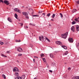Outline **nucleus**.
Masks as SVG:
<instances>
[{
	"mask_svg": "<svg viewBox=\"0 0 79 79\" xmlns=\"http://www.w3.org/2000/svg\"><path fill=\"white\" fill-rule=\"evenodd\" d=\"M50 16V13H48L47 15V16Z\"/></svg>",
	"mask_w": 79,
	"mask_h": 79,
	"instance_id": "2f4dec72",
	"label": "nucleus"
},
{
	"mask_svg": "<svg viewBox=\"0 0 79 79\" xmlns=\"http://www.w3.org/2000/svg\"><path fill=\"white\" fill-rule=\"evenodd\" d=\"M41 39L42 40H44V41H45V40H46V38L45 39L44 38V36H42V38Z\"/></svg>",
	"mask_w": 79,
	"mask_h": 79,
	"instance_id": "a211bd4d",
	"label": "nucleus"
},
{
	"mask_svg": "<svg viewBox=\"0 0 79 79\" xmlns=\"http://www.w3.org/2000/svg\"><path fill=\"white\" fill-rule=\"evenodd\" d=\"M46 40H48L49 42H50V40L48 39V38L47 37H45Z\"/></svg>",
	"mask_w": 79,
	"mask_h": 79,
	"instance_id": "a878e982",
	"label": "nucleus"
},
{
	"mask_svg": "<svg viewBox=\"0 0 79 79\" xmlns=\"http://www.w3.org/2000/svg\"><path fill=\"white\" fill-rule=\"evenodd\" d=\"M20 24L21 25V26H23V23H20Z\"/></svg>",
	"mask_w": 79,
	"mask_h": 79,
	"instance_id": "c9c22d12",
	"label": "nucleus"
},
{
	"mask_svg": "<svg viewBox=\"0 0 79 79\" xmlns=\"http://www.w3.org/2000/svg\"><path fill=\"white\" fill-rule=\"evenodd\" d=\"M14 10L15 11H17V12H18V13H21V11H20L19 9L18 8L14 9Z\"/></svg>",
	"mask_w": 79,
	"mask_h": 79,
	"instance_id": "39448f33",
	"label": "nucleus"
},
{
	"mask_svg": "<svg viewBox=\"0 0 79 79\" xmlns=\"http://www.w3.org/2000/svg\"><path fill=\"white\" fill-rule=\"evenodd\" d=\"M51 21H54V20L53 19H51Z\"/></svg>",
	"mask_w": 79,
	"mask_h": 79,
	"instance_id": "a18cd8bd",
	"label": "nucleus"
},
{
	"mask_svg": "<svg viewBox=\"0 0 79 79\" xmlns=\"http://www.w3.org/2000/svg\"><path fill=\"white\" fill-rule=\"evenodd\" d=\"M1 56H4V57H5L6 58L7 57L6 56H5V55H3V54H1Z\"/></svg>",
	"mask_w": 79,
	"mask_h": 79,
	"instance_id": "5701e85b",
	"label": "nucleus"
},
{
	"mask_svg": "<svg viewBox=\"0 0 79 79\" xmlns=\"http://www.w3.org/2000/svg\"><path fill=\"white\" fill-rule=\"evenodd\" d=\"M68 32H67L64 34H62L61 35V36L64 39H66L67 37V36H68Z\"/></svg>",
	"mask_w": 79,
	"mask_h": 79,
	"instance_id": "f257e3e1",
	"label": "nucleus"
},
{
	"mask_svg": "<svg viewBox=\"0 0 79 79\" xmlns=\"http://www.w3.org/2000/svg\"><path fill=\"white\" fill-rule=\"evenodd\" d=\"M71 30L73 32H74L75 31V28H74V26H73L71 28Z\"/></svg>",
	"mask_w": 79,
	"mask_h": 79,
	"instance_id": "0eeeda50",
	"label": "nucleus"
},
{
	"mask_svg": "<svg viewBox=\"0 0 79 79\" xmlns=\"http://www.w3.org/2000/svg\"><path fill=\"white\" fill-rule=\"evenodd\" d=\"M4 2L5 4H6L7 5H8L10 4V2H9L8 1L5 0L4 1Z\"/></svg>",
	"mask_w": 79,
	"mask_h": 79,
	"instance_id": "20e7f679",
	"label": "nucleus"
},
{
	"mask_svg": "<svg viewBox=\"0 0 79 79\" xmlns=\"http://www.w3.org/2000/svg\"><path fill=\"white\" fill-rule=\"evenodd\" d=\"M76 24V22H75V21H73L72 22V24Z\"/></svg>",
	"mask_w": 79,
	"mask_h": 79,
	"instance_id": "4be33fe9",
	"label": "nucleus"
},
{
	"mask_svg": "<svg viewBox=\"0 0 79 79\" xmlns=\"http://www.w3.org/2000/svg\"><path fill=\"white\" fill-rule=\"evenodd\" d=\"M8 20L9 21V22L11 23V18L8 17Z\"/></svg>",
	"mask_w": 79,
	"mask_h": 79,
	"instance_id": "f3484780",
	"label": "nucleus"
},
{
	"mask_svg": "<svg viewBox=\"0 0 79 79\" xmlns=\"http://www.w3.org/2000/svg\"><path fill=\"white\" fill-rule=\"evenodd\" d=\"M42 15H44V16H45V13H43L42 14Z\"/></svg>",
	"mask_w": 79,
	"mask_h": 79,
	"instance_id": "8fccbe9b",
	"label": "nucleus"
},
{
	"mask_svg": "<svg viewBox=\"0 0 79 79\" xmlns=\"http://www.w3.org/2000/svg\"><path fill=\"white\" fill-rule=\"evenodd\" d=\"M66 76H66V77H66Z\"/></svg>",
	"mask_w": 79,
	"mask_h": 79,
	"instance_id": "13d9d810",
	"label": "nucleus"
},
{
	"mask_svg": "<svg viewBox=\"0 0 79 79\" xmlns=\"http://www.w3.org/2000/svg\"><path fill=\"white\" fill-rule=\"evenodd\" d=\"M42 38V37H39V39L40 40V41H41V38Z\"/></svg>",
	"mask_w": 79,
	"mask_h": 79,
	"instance_id": "a19ab883",
	"label": "nucleus"
},
{
	"mask_svg": "<svg viewBox=\"0 0 79 79\" xmlns=\"http://www.w3.org/2000/svg\"><path fill=\"white\" fill-rule=\"evenodd\" d=\"M38 13H42V11H39Z\"/></svg>",
	"mask_w": 79,
	"mask_h": 79,
	"instance_id": "4c0bfd02",
	"label": "nucleus"
},
{
	"mask_svg": "<svg viewBox=\"0 0 79 79\" xmlns=\"http://www.w3.org/2000/svg\"><path fill=\"white\" fill-rule=\"evenodd\" d=\"M1 2L2 3H3V0H0V3H1Z\"/></svg>",
	"mask_w": 79,
	"mask_h": 79,
	"instance_id": "473e14b6",
	"label": "nucleus"
},
{
	"mask_svg": "<svg viewBox=\"0 0 79 79\" xmlns=\"http://www.w3.org/2000/svg\"><path fill=\"white\" fill-rule=\"evenodd\" d=\"M30 25H31L32 26H35V24H32V23H30Z\"/></svg>",
	"mask_w": 79,
	"mask_h": 79,
	"instance_id": "58836bf2",
	"label": "nucleus"
},
{
	"mask_svg": "<svg viewBox=\"0 0 79 79\" xmlns=\"http://www.w3.org/2000/svg\"><path fill=\"white\" fill-rule=\"evenodd\" d=\"M76 46L77 48H79V42L78 44L76 45Z\"/></svg>",
	"mask_w": 79,
	"mask_h": 79,
	"instance_id": "393cba45",
	"label": "nucleus"
},
{
	"mask_svg": "<svg viewBox=\"0 0 79 79\" xmlns=\"http://www.w3.org/2000/svg\"><path fill=\"white\" fill-rule=\"evenodd\" d=\"M50 26H51V25H49Z\"/></svg>",
	"mask_w": 79,
	"mask_h": 79,
	"instance_id": "4d7b16f0",
	"label": "nucleus"
},
{
	"mask_svg": "<svg viewBox=\"0 0 79 79\" xmlns=\"http://www.w3.org/2000/svg\"><path fill=\"white\" fill-rule=\"evenodd\" d=\"M55 16V14H53L52 15V18H54Z\"/></svg>",
	"mask_w": 79,
	"mask_h": 79,
	"instance_id": "7c9ffc66",
	"label": "nucleus"
},
{
	"mask_svg": "<svg viewBox=\"0 0 79 79\" xmlns=\"http://www.w3.org/2000/svg\"><path fill=\"white\" fill-rule=\"evenodd\" d=\"M61 47L62 48H64V49H65V50L67 49V47L65 46H62Z\"/></svg>",
	"mask_w": 79,
	"mask_h": 79,
	"instance_id": "dca6fc26",
	"label": "nucleus"
},
{
	"mask_svg": "<svg viewBox=\"0 0 79 79\" xmlns=\"http://www.w3.org/2000/svg\"><path fill=\"white\" fill-rule=\"evenodd\" d=\"M15 17L16 18V19H18V15H17V14H15Z\"/></svg>",
	"mask_w": 79,
	"mask_h": 79,
	"instance_id": "412c9836",
	"label": "nucleus"
},
{
	"mask_svg": "<svg viewBox=\"0 0 79 79\" xmlns=\"http://www.w3.org/2000/svg\"><path fill=\"white\" fill-rule=\"evenodd\" d=\"M15 76H18L19 75V73L18 72H16L15 73Z\"/></svg>",
	"mask_w": 79,
	"mask_h": 79,
	"instance_id": "aec40b11",
	"label": "nucleus"
},
{
	"mask_svg": "<svg viewBox=\"0 0 79 79\" xmlns=\"http://www.w3.org/2000/svg\"><path fill=\"white\" fill-rule=\"evenodd\" d=\"M76 30L77 31H79V25H77L76 26Z\"/></svg>",
	"mask_w": 79,
	"mask_h": 79,
	"instance_id": "ddd939ff",
	"label": "nucleus"
},
{
	"mask_svg": "<svg viewBox=\"0 0 79 79\" xmlns=\"http://www.w3.org/2000/svg\"><path fill=\"white\" fill-rule=\"evenodd\" d=\"M35 59H33V62H35Z\"/></svg>",
	"mask_w": 79,
	"mask_h": 79,
	"instance_id": "3c124183",
	"label": "nucleus"
},
{
	"mask_svg": "<svg viewBox=\"0 0 79 79\" xmlns=\"http://www.w3.org/2000/svg\"><path fill=\"white\" fill-rule=\"evenodd\" d=\"M2 76L4 78V79H6V77L5 76V75L4 74L2 75Z\"/></svg>",
	"mask_w": 79,
	"mask_h": 79,
	"instance_id": "cd10ccee",
	"label": "nucleus"
},
{
	"mask_svg": "<svg viewBox=\"0 0 79 79\" xmlns=\"http://www.w3.org/2000/svg\"><path fill=\"white\" fill-rule=\"evenodd\" d=\"M17 50L18 51V52H21V51H22L23 50L22 49V48H18V49H17Z\"/></svg>",
	"mask_w": 79,
	"mask_h": 79,
	"instance_id": "9b49d317",
	"label": "nucleus"
},
{
	"mask_svg": "<svg viewBox=\"0 0 79 79\" xmlns=\"http://www.w3.org/2000/svg\"><path fill=\"white\" fill-rule=\"evenodd\" d=\"M0 44H1V45H3V42H0Z\"/></svg>",
	"mask_w": 79,
	"mask_h": 79,
	"instance_id": "f704fd0d",
	"label": "nucleus"
},
{
	"mask_svg": "<svg viewBox=\"0 0 79 79\" xmlns=\"http://www.w3.org/2000/svg\"><path fill=\"white\" fill-rule=\"evenodd\" d=\"M15 41L16 42H21V40H16Z\"/></svg>",
	"mask_w": 79,
	"mask_h": 79,
	"instance_id": "c85d7f7f",
	"label": "nucleus"
},
{
	"mask_svg": "<svg viewBox=\"0 0 79 79\" xmlns=\"http://www.w3.org/2000/svg\"><path fill=\"white\" fill-rule=\"evenodd\" d=\"M32 34H33V33H32Z\"/></svg>",
	"mask_w": 79,
	"mask_h": 79,
	"instance_id": "bf43d9fd",
	"label": "nucleus"
},
{
	"mask_svg": "<svg viewBox=\"0 0 79 79\" xmlns=\"http://www.w3.org/2000/svg\"><path fill=\"white\" fill-rule=\"evenodd\" d=\"M34 12L33 11V12L32 13V14H34Z\"/></svg>",
	"mask_w": 79,
	"mask_h": 79,
	"instance_id": "603ef678",
	"label": "nucleus"
},
{
	"mask_svg": "<svg viewBox=\"0 0 79 79\" xmlns=\"http://www.w3.org/2000/svg\"><path fill=\"white\" fill-rule=\"evenodd\" d=\"M35 58H38V57L37 56H35Z\"/></svg>",
	"mask_w": 79,
	"mask_h": 79,
	"instance_id": "864d4df0",
	"label": "nucleus"
},
{
	"mask_svg": "<svg viewBox=\"0 0 79 79\" xmlns=\"http://www.w3.org/2000/svg\"><path fill=\"white\" fill-rule=\"evenodd\" d=\"M77 4L79 5V0L77 1Z\"/></svg>",
	"mask_w": 79,
	"mask_h": 79,
	"instance_id": "72a5a7b5",
	"label": "nucleus"
},
{
	"mask_svg": "<svg viewBox=\"0 0 79 79\" xmlns=\"http://www.w3.org/2000/svg\"><path fill=\"white\" fill-rule=\"evenodd\" d=\"M50 56L51 58H55V56H54V55H53V54L52 53L50 54Z\"/></svg>",
	"mask_w": 79,
	"mask_h": 79,
	"instance_id": "f8f14e48",
	"label": "nucleus"
},
{
	"mask_svg": "<svg viewBox=\"0 0 79 79\" xmlns=\"http://www.w3.org/2000/svg\"><path fill=\"white\" fill-rule=\"evenodd\" d=\"M60 16L61 18H62V19H63V14H62L61 13H60Z\"/></svg>",
	"mask_w": 79,
	"mask_h": 79,
	"instance_id": "6ab92c4d",
	"label": "nucleus"
},
{
	"mask_svg": "<svg viewBox=\"0 0 79 79\" xmlns=\"http://www.w3.org/2000/svg\"><path fill=\"white\" fill-rule=\"evenodd\" d=\"M56 43L58 45H61L62 44V43L60 41H57L56 42Z\"/></svg>",
	"mask_w": 79,
	"mask_h": 79,
	"instance_id": "423d86ee",
	"label": "nucleus"
},
{
	"mask_svg": "<svg viewBox=\"0 0 79 79\" xmlns=\"http://www.w3.org/2000/svg\"><path fill=\"white\" fill-rule=\"evenodd\" d=\"M72 79H79V76L73 77L72 78Z\"/></svg>",
	"mask_w": 79,
	"mask_h": 79,
	"instance_id": "9d476101",
	"label": "nucleus"
},
{
	"mask_svg": "<svg viewBox=\"0 0 79 79\" xmlns=\"http://www.w3.org/2000/svg\"><path fill=\"white\" fill-rule=\"evenodd\" d=\"M31 46H30V47H33V45L32 44H31Z\"/></svg>",
	"mask_w": 79,
	"mask_h": 79,
	"instance_id": "5fc2aeb1",
	"label": "nucleus"
},
{
	"mask_svg": "<svg viewBox=\"0 0 79 79\" xmlns=\"http://www.w3.org/2000/svg\"><path fill=\"white\" fill-rule=\"evenodd\" d=\"M40 56H41V57H44V56H45V55L43 53H42L40 55Z\"/></svg>",
	"mask_w": 79,
	"mask_h": 79,
	"instance_id": "bb28decb",
	"label": "nucleus"
},
{
	"mask_svg": "<svg viewBox=\"0 0 79 79\" xmlns=\"http://www.w3.org/2000/svg\"><path fill=\"white\" fill-rule=\"evenodd\" d=\"M68 40L69 41L70 43H73V38H69Z\"/></svg>",
	"mask_w": 79,
	"mask_h": 79,
	"instance_id": "7ed1b4c3",
	"label": "nucleus"
},
{
	"mask_svg": "<svg viewBox=\"0 0 79 79\" xmlns=\"http://www.w3.org/2000/svg\"><path fill=\"white\" fill-rule=\"evenodd\" d=\"M43 61H45V58H44L43 59Z\"/></svg>",
	"mask_w": 79,
	"mask_h": 79,
	"instance_id": "ea45409f",
	"label": "nucleus"
},
{
	"mask_svg": "<svg viewBox=\"0 0 79 79\" xmlns=\"http://www.w3.org/2000/svg\"><path fill=\"white\" fill-rule=\"evenodd\" d=\"M34 79H38L36 78V77H35Z\"/></svg>",
	"mask_w": 79,
	"mask_h": 79,
	"instance_id": "6e6d98bb",
	"label": "nucleus"
},
{
	"mask_svg": "<svg viewBox=\"0 0 79 79\" xmlns=\"http://www.w3.org/2000/svg\"><path fill=\"white\" fill-rule=\"evenodd\" d=\"M7 53H10V51H8L7 52Z\"/></svg>",
	"mask_w": 79,
	"mask_h": 79,
	"instance_id": "49530a36",
	"label": "nucleus"
},
{
	"mask_svg": "<svg viewBox=\"0 0 79 79\" xmlns=\"http://www.w3.org/2000/svg\"><path fill=\"white\" fill-rule=\"evenodd\" d=\"M18 56H22V54H19L18 55Z\"/></svg>",
	"mask_w": 79,
	"mask_h": 79,
	"instance_id": "e433bc0d",
	"label": "nucleus"
},
{
	"mask_svg": "<svg viewBox=\"0 0 79 79\" xmlns=\"http://www.w3.org/2000/svg\"><path fill=\"white\" fill-rule=\"evenodd\" d=\"M68 70H69V71H70V70H71V68L70 67H69L68 68Z\"/></svg>",
	"mask_w": 79,
	"mask_h": 79,
	"instance_id": "79ce46f5",
	"label": "nucleus"
},
{
	"mask_svg": "<svg viewBox=\"0 0 79 79\" xmlns=\"http://www.w3.org/2000/svg\"><path fill=\"white\" fill-rule=\"evenodd\" d=\"M22 14L25 16H28V14L26 12H23Z\"/></svg>",
	"mask_w": 79,
	"mask_h": 79,
	"instance_id": "6e6552de",
	"label": "nucleus"
},
{
	"mask_svg": "<svg viewBox=\"0 0 79 79\" xmlns=\"http://www.w3.org/2000/svg\"><path fill=\"white\" fill-rule=\"evenodd\" d=\"M77 11V10H76V9H73L72 11V13H75V12H76V11Z\"/></svg>",
	"mask_w": 79,
	"mask_h": 79,
	"instance_id": "4468645a",
	"label": "nucleus"
},
{
	"mask_svg": "<svg viewBox=\"0 0 79 79\" xmlns=\"http://www.w3.org/2000/svg\"><path fill=\"white\" fill-rule=\"evenodd\" d=\"M56 52H54V55H56Z\"/></svg>",
	"mask_w": 79,
	"mask_h": 79,
	"instance_id": "c03bdc74",
	"label": "nucleus"
},
{
	"mask_svg": "<svg viewBox=\"0 0 79 79\" xmlns=\"http://www.w3.org/2000/svg\"><path fill=\"white\" fill-rule=\"evenodd\" d=\"M68 54V51H67L64 53L63 55H67Z\"/></svg>",
	"mask_w": 79,
	"mask_h": 79,
	"instance_id": "2eb2a0df",
	"label": "nucleus"
},
{
	"mask_svg": "<svg viewBox=\"0 0 79 79\" xmlns=\"http://www.w3.org/2000/svg\"><path fill=\"white\" fill-rule=\"evenodd\" d=\"M25 27H26V28H27H27H28V27H27V26H26Z\"/></svg>",
	"mask_w": 79,
	"mask_h": 79,
	"instance_id": "09e8293b",
	"label": "nucleus"
},
{
	"mask_svg": "<svg viewBox=\"0 0 79 79\" xmlns=\"http://www.w3.org/2000/svg\"><path fill=\"white\" fill-rule=\"evenodd\" d=\"M33 17H39V15H33Z\"/></svg>",
	"mask_w": 79,
	"mask_h": 79,
	"instance_id": "b1692460",
	"label": "nucleus"
},
{
	"mask_svg": "<svg viewBox=\"0 0 79 79\" xmlns=\"http://www.w3.org/2000/svg\"><path fill=\"white\" fill-rule=\"evenodd\" d=\"M25 75H23L21 77H17L15 78V79H24L25 78Z\"/></svg>",
	"mask_w": 79,
	"mask_h": 79,
	"instance_id": "f03ea898",
	"label": "nucleus"
},
{
	"mask_svg": "<svg viewBox=\"0 0 79 79\" xmlns=\"http://www.w3.org/2000/svg\"><path fill=\"white\" fill-rule=\"evenodd\" d=\"M26 18H27V19H29V17L27 16L26 17Z\"/></svg>",
	"mask_w": 79,
	"mask_h": 79,
	"instance_id": "de8ad7c7",
	"label": "nucleus"
},
{
	"mask_svg": "<svg viewBox=\"0 0 79 79\" xmlns=\"http://www.w3.org/2000/svg\"><path fill=\"white\" fill-rule=\"evenodd\" d=\"M18 68L16 67H15L13 69V71H14V72H16L18 71Z\"/></svg>",
	"mask_w": 79,
	"mask_h": 79,
	"instance_id": "1a4fd4ad",
	"label": "nucleus"
},
{
	"mask_svg": "<svg viewBox=\"0 0 79 79\" xmlns=\"http://www.w3.org/2000/svg\"><path fill=\"white\" fill-rule=\"evenodd\" d=\"M75 21H77L78 22H79V20H78V19H75Z\"/></svg>",
	"mask_w": 79,
	"mask_h": 79,
	"instance_id": "c756f323",
	"label": "nucleus"
},
{
	"mask_svg": "<svg viewBox=\"0 0 79 79\" xmlns=\"http://www.w3.org/2000/svg\"><path fill=\"white\" fill-rule=\"evenodd\" d=\"M49 71L50 73H52V72H53V71L52 70H49Z\"/></svg>",
	"mask_w": 79,
	"mask_h": 79,
	"instance_id": "37998d69",
	"label": "nucleus"
}]
</instances>
